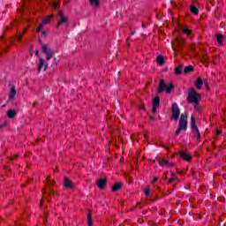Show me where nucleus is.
Returning <instances> with one entry per match:
<instances>
[{
    "mask_svg": "<svg viewBox=\"0 0 226 226\" xmlns=\"http://www.w3.org/2000/svg\"><path fill=\"white\" fill-rule=\"evenodd\" d=\"M186 130H188V111H185L180 116L178 128L175 132L176 137H178L182 132H186Z\"/></svg>",
    "mask_w": 226,
    "mask_h": 226,
    "instance_id": "1",
    "label": "nucleus"
},
{
    "mask_svg": "<svg viewBox=\"0 0 226 226\" xmlns=\"http://www.w3.org/2000/svg\"><path fill=\"white\" fill-rule=\"evenodd\" d=\"M199 100H201L200 94L197 93V91H195V88H190L187 95L188 103H191V105H194V107H197V105H199Z\"/></svg>",
    "mask_w": 226,
    "mask_h": 226,
    "instance_id": "2",
    "label": "nucleus"
},
{
    "mask_svg": "<svg viewBox=\"0 0 226 226\" xmlns=\"http://www.w3.org/2000/svg\"><path fill=\"white\" fill-rule=\"evenodd\" d=\"M171 119H175V121H177L179 119V116H181V109H179V105H177V102H174L171 105Z\"/></svg>",
    "mask_w": 226,
    "mask_h": 226,
    "instance_id": "3",
    "label": "nucleus"
},
{
    "mask_svg": "<svg viewBox=\"0 0 226 226\" xmlns=\"http://www.w3.org/2000/svg\"><path fill=\"white\" fill-rule=\"evenodd\" d=\"M191 129L194 135H196V139L200 140V131H199V127H197V121L193 116L191 117Z\"/></svg>",
    "mask_w": 226,
    "mask_h": 226,
    "instance_id": "4",
    "label": "nucleus"
},
{
    "mask_svg": "<svg viewBox=\"0 0 226 226\" xmlns=\"http://www.w3.org/2000/svg\"><path fill=\"white\" fill-rule=\"evenodd\" d=\"M41 50L45 54L47 61H50L54 57V51L47 44H41Z\"/></svg>",
    "mask_w": 226,
    "mask_h": 226,
    "instance_id": "5",
    "label": "nucleus"
},
{
    "mask_svg": "<svg viewBox=\"0 0 226 226\" xmlns=\"http://www.w3.org/2000/svg\"><path fill=\"white\" fill-rule=\"evenodd\" d=\"M160 107V96H156L152 100V112L156 114L158 108Z\"/></svg>",
    "mask_w": 226,
    "mask_h": 226,
    "instance_id": "6",
    "label": "nucleus"
},
{
    "mask_svg": "<svg viewBox=\"0 0 226 226\" xmlns=\"http://www.w3.org/2000/svg\"><path fill=\"white\" fill-rule=\"evenodd\" d=\"M95 183L99 190H103L105 186H107V177L100 178L96 180Z\"/></svg>",
    "mask_w": 226,
    "mask_h": 226,
    "instance_id": "7",
    "label": "nucleus"
},
{
    "mask_svg": "<svg viewBox=\"0 0 226 226\" xmlns=\"http://www.w3.org/2000/svg\"><path fill=\"white\" fill-rule=\"evenodd\" d=\"M44 66V72H46L47 68H49V64L45 63V59L40 58L39 59V64L37 68V72L40 73L41 72V68Z\"/></svg>",
    "mask_w": 226,
    "mask_h": 226,
    "instance_id": "8",
    "label": "nucleus"
},
{
    "mask_svg": "<svg viewBox=\"0 0 226 226\" xmlns=\"http://www.w3.org/2000/svg\"><path fill=\"white\" fill-rule=\"evenodd\" d=\"M64 188H67V190H73V188H75L73 183L68 179V177H64Z\"/></svg>",
    "mask_w": 226,
    "mask_h": 226,
    "instance_id": "9",
    "label": "nucleus"
},
{
    "mask_svg": "<svg viewBox=\"0 0 226 226\" xmlns=\"http://www.w3.org/2000/svg\"><path fill=\"white\" fill-rule=\"evenodd\" d=\"M179 155L180 158H182V160H185V162H190V160H192V155H190L185 151H180Z\"/></svg>",
    "mask_w": 226,
    "mask_h": 226,
    "instance_id": "10",
    "label": "nucleus"
},
{
    "mask_svg": "<svg viewBox=\"0 0 226 226\" xmlns=\"http://www.w3.org/2000/svg\"><path fill=\"white\" fill-rule=\"evenodd\" d=\"M166 88H167V86L165 85V80L161 79V81L159 83V88H158L157 93L159 94H162V93H163V91H165Z\"/></svg>",
    "mask_w": 226,
    "mask_h": 226,
    "instance_id": "11",
    "label": "nucleus"
},
{
    "mask_svg": "<svg viewBox=\"0 0 226 226\" xmlns=\"http://www.w3.org/2000/svg\"><path fill=\"white\" fill-rule=\"evenodd\" d=\"M15 96H17V90L15 89V87H11L9 93V100L13 102V100H15Z\"/></svg>",
    "mask_w": 226,
    "mask_h": 226,
    "instance_id": "12",
    "label": "nucleus"
},
{
    "mask_svg": "<svg viewBox=\"0 0 226 226\" xmlns=\"http://www.w3.org/2000/svg\"><path fill=\"white\" fill-rule=\"evenodd\" d=\"M62 24H68V18L66 16L60 18L56 24V27H60Z\"/></svg>",
    "mask_w": 226,
    "mask_h": 226,
    "instance_id": "13",
    "label": "nucleus"
},
{
    "mask_svg": "<svg viewBox=\"0 0 226 226\" xmlns=\"http://www.w3.org/2000/svg\"><path fill=\"white\" fill-rule=\"evenodd\" d=\"M195 86L197 89H202V86H204V80H202V78H198L196 79Z\"/></svg>",
    "mask_w": 226,
    "mask_h": 226,
    "instance_id": "14",
    "label": "nucleus"
},
{
    "mask_svg": "<svg viewBox=\"0 0 226 226\" xmlns=\"http://www.w3.org/2000/svg\"><path fill=\"white\" fill-rule=\"evenodd\" d=\"M123 188V184L122 183H116L112 188L111 192H118V190H121Z\"/></svg>",
    "mask_w": 226,
    "mask_h": 226,
    "instance_id": "15",
    "label": "nucleus"
},
{
    "mask_svg": "<svg viewBox=\"0 0 226 226\" xmlns=\"http://www.w3.org/2000/svg\"><path fill=\"white\" fill-rule=\"evenodd\" d=\"M87 225L88 226H93V212L91 210H88Z\"/></svg>",
    "mask_w": 226,
    "mask_h": 226,
    "instance_id": "16",
    "label": "nucleus"
},
{
    "mask_svg": "<svg viewBox=\"0 0 226 226\" xmlns=\"http://www.w3.org/2000/svg\"><path fill=\"white\" fill-rule=\"evenodd\" d=\"M17 116V111L15 109H11L7 111V117L9 119H13Z\"/></svg>",
    "mask_w": 226,
    "mask_h": 226,
    "instance_id": "17",
    "label": "nucleus"
},
{
    "mask_svg": "<svg viewBox=\"0 0 226 226\" xmlns=\"http://www.w3.org/2000/svg\"><path fill=\"white\" fill-rule=\"evenodd\" d=\"M173 89H174V83H170V85L166 87V89L164 91L167 94H170Z\"/></svg>",
    "mask_w": 226,
    "mask_h": 226,
    "instance_id": "18",
    "label": "nucleus"
},
{
    "mask_svg": "<svg viewBox=\"0 0 226 226\" xmlns=\"http://www.w3.org/2000/svg\"><path fill=\"white\" fill-rule=\"evenodd\" d=\"M215 38L217 40V43H219V45H223V35L221 34H216Z\"/></svg>",
    "mask_w": 226,
    "mask_h": 226,
    "instance_id": "19",
    "label": "nucleus"
},
{
    "mask_svg": "<svg viewBox=\"0 0 226 226\" xmlns=\"http://www.w3.org/2000/svg\"><path fill=\"white\" fill-rule=\"evenodd\" d=\"M157 63L160 64V66H163V64H165V57H163V56H158Z\"/></svg>",
    "mask_w": 226,
    "mask_h": 226,
    "instance_id": "20",
    "label": "nucleus"
},
{
    "mask_svg": "<svg viewBox=\"0 0 226 226\" xmlns=\"http://www.w3.org/2000/svg\"><path fill=\"white\" fill-rule=\"evenodd\" d=\"M54 16L51 14V15H49V16H47L43 20H42V22H41V24L42 25H47V24H49V22H50V20H52V18H53Z\"/></svg>",
    "mask_w": 226,
    "mask_h": 226,
    "instance_id": "21",
    "label": "nucleus"
},
{
    "mask_svg": "<svg viewBox=\"0 0 226 226\" xmlns=\"http://www.w3.org/2000/svg\"><path fill=\"white\" fill-rule=\"evenodd\" d=\"M182 32L184 33V34H186L187 36H190V34H192V30H190V28H188V26H183L182 27Z\"/></svg>",
    "mask_w": 226,
    "mask_h": 226,
    "instance_id": "22",
    "label": "nucleus"
},
{
    "mask_svg": "<svg viewBox=\"0 0 226 226\" xmlns=\"http://www.w3.org/2000/svg\"><path fill=\"white\" fill-rule=\"evenodd\" d=\"M183 73V65H178L175 68V75H181Z\"/></svg>",
    "mask_w": 226,
    "mask_h": 226,
    "instance_id": "23",
    "label": "nucleus"
},
{
    "mask_svg": "<svg viewBox=\"0 0 226 226\" xmlns=\"http://www.w3.org/2000/svg\"><path fill=\"white\" fill-rule=\"evenodd\" d=\"M91 6L94 8H98L100 6V0H89Z\"/></svg>",
    "mask_w": 226,
    "mask_h": 226,
    "instance_id": "24",
    "label": "nucleus"
},
{
    "mask_svg": "<svg viewBox=\"0 0 226 226\" xmlns=\"http://www.w3.org/2000/svg\"><path fill=\"white\" fill-rule=\"evenodd\" d=\"M195 69L193 68V65H187L185 69H184V73H190L192 72H193Z\"/></svg>",
    "mask_w": 226,
    "mask_h": 226,
    "instance_id": "25",
    "label": "nucleus"
},
{
    "mask_svg": "<svg viewBox=\"0 0 226 226\" xmlns=\"http://www.w3.org/2000/svg\"><path fill=\"white\" fill-rule=\"evenodd\" d=\"M190 10L193 13V15H199V9H197L195 5H191Z\"/></svg>",
    "mask_w": 226,
    "mask_h": 226,
    "instance_id": "26",
    "label": "nucleus"
},
{
    "mask_svg": "<svg viewBox=\"0 0 226 226\" xmlns=\"http://www.w3.org/2000/svg\"><path fill=\"white\" fill-rule=\"evenodd\" d=\"M159 165H160V167H165V166L169 165V162H168L167 160L162 159V160H161V161L159 162Z\"/></svg>",
    "mask_w": 226,
    "mask_h": 226,
    "instance_id": "27",
    "label": "nucleus"
},
{
    "mask_svg": "<svg viewBox=\"0 0 226 226\" xmlns=\"http://www.w3.org/2000/svg\"><path fill=\"white\" fill-rule=\"evenodd\" d=\"M149 190H150L149 185H147V186L145 187V189H144L146 197H149V196L151 195V193L149 192Z\"/></svg>",
    "mask_w": 226,
    "mask_h": 226,
    "instance_id": "28",
    "label": "nucleus"
},
{
    "mask_svg": "<svg viewBox=\"0 0 226 226\" xmlns=\"http://www.w3.org/2000/svg\"><path fill=\"white\" fill-rule=\"evenodd\" d=\"M56 190H54V188L50 187L49 189V195H56Z\"/></svg>",
    "mask_w": 226,
    "mask_h": 226,
    "instance_id": "29",
    "label": "nucleus"
},
{
    "mask_svg": "<svg viewBox=\"0 0 226 226\" xmlns=\"http://www.w3.org/2000/svg\"><path fill=\"white\" fill-rule=\"evenodd\" d=\"M43 26H44V25H43L42 23H41V24L39 25V26H38L36 32H37V33H40V31H41V29H43Z\"/></svg>",
    "mask_w": 226,
    "mask_h": 226,
    "instance_id": "30",
    "label": "nucleus"
},
{
    "mask_svg": "<svg viewBox=\"0 0 226 226\" xmlns=\"http://www.w3.org/2000/svg\"><path fill=\"white\" fill-rule=\"evenodd\" d=\"M205 87H207V91H209V84L207 83V79H204L203 81Z\"/></svg>",
    "mask_w": 226,
    "mask_h": 226,
    "instance_id": "31",
    "label": "nucleus"
},
{
    "mask_svg": "<svg viewBox=\"0 0 226 226\" xmlns=\"http://www.w3.org/2000/svg\"><path fill=\"white\" fill-rule=\"evenodd\" d=\"M54 183H55L54 180H50V177H48V178H47V184H48V185H54Z\"/></svg>",
    "mask_w": 226,
    "mask_h": 226,
    "instance_id": "32",
    "label": "nucleus"
},
{
    "mask_svg": "<svg viewBox=\"0 0 226 226\" xmlns=\"http://www.w3.org/2000/svg\"><path fill=\"white\" fill-rule=\"evenodd\" d=\"M22 38H24V34H20L17 37L18 41H22Z\"/></svg>",
    "mask_w": 226,
    "mask_h": 226,
    "instance_id": "33",
    "label": "nucleus"
},
{
    "mask_svg": "<svg viewBox=\"0 0 226 226\" xmlns=\"http://www.w3.org/2000/svg\"><path fill=\"white\" fill-rule=\"evenodd\" d=\"M52 7L55 8V9H56V8H59V4L54 2V3L52 4Z\"/></svg>",
    "mask_w": 226,
    "mask_h": 226,
    "instance_id": "34",
    "label": "nucleus"
},
{
    "mask_svg": "<svg viewBox=\"0 0 226 226\" xmlns=\"http://www.w3.org/2000/svg\"><path fill=\"white\" fill-rule=\"evenodd\" d=\"M158 181V177H154V179L152 180V184L156 183Z\"/></svg>",
    "mask_w": 226,
    "mask_h": 226,
    "instance_id": "35",
    "label": "nucleus"
},
{
    "mask_svg": "<svg viewBox=\"0 0 226 226\" xmlns=\"http://www.w3.org/2000/svg\"><path fill=\"white\" fill-rule=\"evenodd\" d=\"M58 15L60 18L64 17V14H63V11H59Z\"/></svg>",
    "mask_w": 226,
    "mask_h": 226,
    "instance_id": "36",
    "label": "nucleus"
},
{
    "mask_svg": "<svg viewBox=\"0 0 226 226\" xmlns=\"http://www.w3.org/2000/svg\"><path fill=\"white\" fill-rule=\"evenodd\" d=\"M174 181H176V178L175 177H171V178H170L169 183H174Z\"/></svg>",
    "mask_w": 226,
    "mask_h": 226,
    "instance_id": "37",
    "label": "nucleus"
},
{
    "mask_svg": "<svg viewBox=\"0 0 226 226\" xmlns=\"http://www.w3.org/2000/svg\"><path fill=\"white\" fill-rule=\"evenodd\" d=\"M215 133H216V135H222V132L220 131V130H217V131L215 132Z\"/></svg>",
    "mask_w": 226,
    "mask_h": 226,
    "instance_id": "38",
    "label": "nucleus"
},
{
    "mask_svg": "<svg viewBox=\"0 0 226 226\" xmlns=\"http://www.w3.org/2000/svg\"><path fill=\"white\" fill-rule=\"evenodd\" d=\"M178 45H183V41L177 40Z\"/></svg>",
    "mask_w": 226,
    "mask_h": 226,
    "instance_id": "39",
    "label": "nucleus"
},
{
    "mask_svg": "<svg viewBox=\"0 0 226 226\" xmlns=\"http://www.w3.org/2000/svg\"><path fill=\"white\" fill-rule=\"evenodd\" d=\"M149 118L151 119V121H156V119L154 118L153 116H149Z\"/></svg>",
    "mask_w": 226,
    "mask_h": 226,
    "instance_id": "40",
    "label": "nucleus"
},
{
    "mask_svg": "<svg viewBox=\"0 0 226 226\" xmlns=\"http://www.w3.org/2000/svg\"><path fill=\"white\" fill-rule=\"evenodd\" d=\"M4 126H6V124H0V130H2V128H4Z\"/></svg>",
    "mask_w": 226,
    "mask_h": 226,
    "instance_id": "41",
    "label": "nucleus"
},
{
    "mask_svg": "<svg viewBox=\"0 0 226 226\" xmlns=\"http://www.w3.org/2000/svg\"><path fill=\"white\" fill-rule=\"evenodd\" d=\"M16 158H19V154L14 155V157H11V160H15Z\"/></svg>",
    "mask_w": 226,
    "mask_h": 226,
    "instance_id": "42",
    "label": "nucleus"
},
{
    "mask_svg": "<svg viewBox=\"0 0 226 226\" xmlns=\"http://www.w3.org/2000/svg\"><path fill=\"white\" fill-rule=\"evenodd\" d=\"M35 105H38V101L34 102L33 107H34Z\"/></svg>",
    "mask_w": 226,
    "mask_h": 226,
    "instance_id": "43",
    "label": "nucleus"
},
{
    "mask_svg": "<svg viewBox=\"0 0 226 226\" xmlns=\"http://www.w3.org/2000/svg\"><path fill=\"white\" fill-rule=\"evenodd\" d=\"M141 27H142L143 29H145V28H146V25H145L144 23H142Z\"/></svg>",
    "mask_w": 226,
    "mask_h": 226,
    "instance_id": "44",
    "label": "nucleus"
},
{
    "mask_svg": "<svg viewBox=\"0 0 226 226\" xmlns=\"http://www.w3.org/2000/svg\"><path fill=\"white\" fill-rule=\"evenodd\" d=\"M40 54V51L37 49L36 51H35V56H38Z\"/></svg>",
    "mask_w": 226,
    "mask_h": 226,
    "instance_id": "45",
    "label": "nucleus"
},
{
    "mask_svg": "<svg viewBox=\"0 0 226 226\" xmlns=\"http://www.w3.org/2000/svg\"><path fill=\"white\" fill-rule=\"evenodd\" d=\"M135 33H136L135 30L131 32V35L133 36V34H135Z\"/></svg>",
    "mask_w": 226,
    "mask_h": 226,
    "instance_id": "46",
    "label": "nucleus"
},
{
    "mask_svg": "<svg viewBox=\"0 0 226 226\" xmlns=\"http://www.w3.org/2000/svg\"><path fill=\"white\" fill-rule=\"evenodd\" d=\"M42 34H43L44 36H47V32L42 31Z\"/></svg>",
    "mask_w": 226,
    "mask_h": 226,
    "instance_id": "47",
    "label": "nucleus"
},
{
    "mask_svg": "<svg viewBox=\"0 0 226 226\" xmlns=\"http://www.w3.org/2000/svg\"><path fill=\"white\" fill-rule=\"evenodd\" d=\"M168 165H170V167H174V163H170V162H169Z\"/></svg>",
    "mask_w": 226,
    "mask_h": 226,
    "instance_id": "48",
    "label": "nucleus"
},
{
    "mask_svg": "<svg viewBox=\"0 0 226 226\" xmlns=\"http://www.w3.org/2000/svg\"><path fill=\"white\" fill-rule=\"evenodd\" d=\"M130 41V38L126 39V42L129 43Z\"/></svg>",
    "mask_w": 226,
    "mask_h": 226,
    "instance_id": "49",
    "label": "nucleus"
},
{
    "mask_svg": "<svg viewBox=\"0 0 226 226\" xmlns=\"http://www.w3.org/2000/svg\"><path fill=\"white\" fill-rule=\"evenodd\" d=\"M39 43H41V45H43V43H41V40H39Z\"/></svg>",
    "mask_w": 226,
    "mask_h": 226,
    "instance_id": "50",
    "label": "nucleus"
},
{
    "mask_svg": "<svg viewBox=\"0 0 226 226\" xmlns=\"http://www.w3.org/2000/svg\"><path fill=\"white\" fill-rule=\"evenodd\" d=\"M161 147H165V145H160Z\"/></svg>",
    "mask_w": 226,
    "mask_h": 226,
    "instance_id": "51",
    "label": "nucleus"
},
{
    "mask_svg": "<svg viewBox=\"0 0 226 226\" xmlns=\"http://www.w3.org/2000/svg\"><path fill=\"white\" fill-rule=\"evenodd\" d=\"M171 176H173V177L176 176V173H171Z\"/></svg>",
    "mask_w": 226,
    "mask_h": 226,
    "instance_id": "52",
    "label": "nucleus"
},
{
    "mask_svg": "<svg viewBox=\"0 0 226 226\" xmlns=\"http://www.w3.org/2000/svg\"><path fill=\"white\" fill-rule=\"evenodd\" d=\"M22 224H16V226H21Z\"/></svg>",
    "mask_w": 226,
    "mask_h": 226,
    "instance_id": "53",
    "label": "nucleus"
},
{
    "mask_svg": "<svg viewBox=\"0 0 226 226\" xmlns=\"http://www.w3.org/2000/svg\"><path fill=\"white\" fill-rule=\"evenodd\" d=\"M143 110H146V107H143Z\"/></svg>",
    "mask_w": 226,
    "mask_h": 226,
    "instance_id": "54",
    "label": "nucleus"
},
{
    "mask_svg": "<svg viewBox=\"0 0 226 226\" xmlns=\"http://www.w3.org/2000/svg\"><path fill=\"white\" fill-rule=\"evenodd\" d=\"M4 169H5V170L8 169V166H5Z\"/></svg>",
    "mask_w": 226,
    "mask_h": 226,
    "instance_id": "55",
    "label": "nucleus"
},
{
    "mask_svg": "<svg viewBox=\"0 0 226 226\" xmlns=\"http://www.w3.org/2000/svg\"><path fill=\"white\" fill-rule=\"evenodd\" d=\"M4 51L6 52V49H4Z\"/></svg>",
    "mask_w": 226,
    "mask_h": 226,
    "instance_id": "56",
    "label": "nucleus"
},
{
    "mask_svg": "<svg viewBox=\"0 0 226 226\" xmlns=\"http://www.w3.org/2000/svg\"><path fill=\"white\" fill-rule=\"evenodd\" d=\"M0 40H3V37H1Z\"/></svg>",
    "mask_w": 226,
    "mask_h": 226,
    "instance_id": "57",
    "label": "nucleus"
},
{
    "mask_svg": "<svg viewBox=\"0 0 226 226\" xmlns=\"http://www.w3.org/2000/svg\"><path fill=\"white\" fill-rule=\"evenodd\" d=\"M147 136V134H144V137H146Z\"/></svg>",
    "mask_w": 226,
    "mask_h": 226,
    "instance_id": "58",
    "label": "nucleus"
},
{
    "mask_svg": "<svg viewBox=\"0 0 226 226\" xmlns=\"http://www.w3.org/2000/svg\"><path fill=\"white\" fill-rule=\"evenodd\" d=\"M166 149H168V150H169V147H166Z\"/></svg>",
    "mask_w": 226,
    "mask_h": 226,
    "instance_id": "59",
    "label": "nucleus"
}]
</instances>
